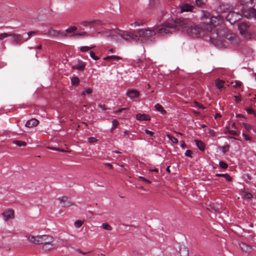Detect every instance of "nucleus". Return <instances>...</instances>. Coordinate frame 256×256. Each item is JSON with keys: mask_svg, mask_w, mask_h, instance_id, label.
<instances>
[{"mask_svg": "<svg viewBox=\"0 0 256 256\" xmlns=\"http://www.w3.org/2000/svg\"><path fill=\"white\" fill-rule=\"evenodd\" d=\"M186 24V21L184 20H172L169 22H164L162 26H156L154 28L139 29L137 30V33L142 42H145L148 40L152 42L154 39V36L156 31L162 34H172V30H175L176 28L180 29V26H184Z\"/></svg>", "mask_w": 256, "mask_h": 256, "instance_id": "f257e3e1", "label": "nucleus"}, {"mask_svg": "<svg viewBox=\"0 0 256 256\" xmlns=\"http://www.w3.org/2000/svg\"><path fill=\"white\" fill-rule=\"evenodd\" d=\"M10 36H12L14 42L16 44H20L22 40L21 35L18 34H12Z\"/></svg>", "mask_w": 256, "mask_h": 256, "instance_id": "412c9836", "label": "nucleus"}, {"mask_svg": "<svg viewBox=\"0 0 256 256\" xmlns=\"http://www.w3.org/2000/svg\"><path fill=\"white\" fill-rule=\"evenodd\" d=\"M208 133L212 136H217V133L213 130H209Z\"/></svg>", "mask_w": 256, "mask_h": 256, "instance_id": "3c124183", "label": "nucleus"}, {"mask_svg": "<svg viewBox=\"0 0 256 256\" xmlns=\"http://www.w3.org/2000/svg\"><path fill=\"white\" fill-rule=\"evenodd\" d=\"M112 130H114L117 127V126H118L119 123L117 120L114 119L112 121Z\"/></svg>", "mask_w": 256, "mask_h": 256, "instance_id": "c03bdc74", "label": "nucleus"}, {"mask_svg": "<svg viewBox=\"0 0 256 256\" xmlns=\"http://www.w3.org/2000/svg\"><path fill=\"white\" fill-rule=\"evenodd\" d=\"M194 142L200 150L202 151L204 150L205 145L202 141L196 140Z\"/></svg>", "mask_w": 256, "mask_h": 256, "instance_id": "b1692460", "label": "nucleus"}, {"mask_svg": "<svg viewBox=\"0 0 256 256\" xmlns=\"http://www.w3.org/2000/svg\"><path fill=\"white\" fill-rule=\"evenodd\" d=\"M211 16L209 12L204 10H201L200 18L202 20V22H209Z\"/></svg>", "mask_w": 256, "mask_h": 256, "instance_id": "ddd939ff", "label": "nucleus"}, {"mask_svg": "<svg viewBox=\"0 0 256 256\" xmlns=\"http://www.w3.org/2000/svg\"><path fill=\"white\" fill-rule=\"evenodd\" d=\"M149 4L151 8H156L160 4V0H150Z\"/></svg>", "mask_w": 256, "mask_h": 256, "instance_id": "bb28decb", "label": "nucleus"}, {"mask_svg": "<svg viewBox=\"0 0 256 256\" xmlns=\"http://www.w3.org/2000/svg\"><path fill=\"white\" fill-rule=\"evenodd\" d=\"M180 146L182 148H183V149L185 148L186 146L184 140H182L180 142Z\"/></svg>", "mask_w": 256, "mask_h": 256, "instance_id": "338daca9", "label": "nucleus"}, {"mask_svg": "<svg viewBox=\"0 0 256 256\" xmlns=\"http://www.w3.org/2000/svg\"><path fill=\"white\" fill-rule=\"evenodd\" d=\"M86 34H87L86 32H81L76 33V34H74V36H86ZM72 36H74V35H72Z\"/></svg>", "mask_w": 256, "mask_h": 256, "instance_id": "5fc2aeb1", "label": "nucleus"}, {"mask_svg": "<svg viewBox=\"0 0 256 256\" xmlns=\"http://www.w3.org/2000/svg\"><path fill=\"white\" fill-rule=\"evenodd\" d=\"M139 178L142 180L147 182V183H148V184H150L151 183V182L150 180H147L146 178H145L143 176H139Z\"/></svg>", "mask_w": 256, "mask_h": 256, "instance_id": "13d9d810", "label": "nucleus"}, {"mask_svg": "<svg viewBox=\"0 0 256 256\" xmlns=\"http://www.w3.org/2000/svg\"><path fill=\"white\" fill-rule=\"evenodd\" d=\"M242 18V15L239 12H230L226 15V20L232 24H234L237 21L240 20Z\"/></svg>", "mask_w": 256, "mask_h": 256, "instance_id": "423d86ee", "label": "nucleus"}, {"mask_svg": "<svg viewBox=\"0 0 256 256\" xmlns=\"http://www.w3.org/2000/svg\"><path fill=\"white\" fill-rule=\"evenodd\" d=\"M242 196L244 199L248 200L252 198V196L250 193L248 192H244L242 194Z\"/></svg>", "mask_w": 256, "mask_h": 256, "instance_id": "2f4dec72", "label": "nucleus"}, {"mask_svg": "<svg viewBox=\"0 0 256 256\" xmlns=\"http://www.w3.org/2000/svg\"><path fill=\"white\" fill-rule=\"evenodd\" d=\"M121 59V58H120V56H106L105 58H104V60H120Z\"/></svg>", "mask_w": 256, "mask_h": 256, "instance_id": "c85d7f7f", "label": "nucleus"}, {"mask_svg": "<svg viewBox=\"0 0 256 256\" xmlns=\"http://www.w3.org/2000/svg\"><path fill=\"white\" fill-rule=\"evenodd\" d=\"M77 30V28L76 26H71L68 28L66 30V32L67 33H72L74 32Z\"/></svg>", "mask_w": 256, "mask_h": 256, "instance_id": "e433bc0d", "label": "nucleus"}, {"mask_svg": "<svg viewBox=\"0 0 256 256\" xmlns=\"http://www.w3.org/2000/svg\"><path fill=\"white\" fill-rule=\"evenodd\" d=\"M214 34L216 36L225 37L234 46H237L240 43V40L236 35L226 28H224L221 31L214 30Z\"/></svg>", "mask_w": 256, "mask_h": 256, "instance_id": "7ed1b4c3", "label": "nucleus"}, {"mask_svg": "<svg viewBox=\"0 0 256 256\" xmlns=\"http://www.w3.org/2000/svg\"><path fill=\"white\" fill-rule=\"evenodd\" d=\"M179 253L180 256H188L189 252L188 248L186 246H181L180 248Z\"/></svg>", "mask_w": 256, "mask_h": 256, "instance_id": "aec40b11", "label": "nucleus"}, {"mask_svg": "<svg viewBox=\"0 0 256 256\" xmlns=\"http://www.w3.org/2000/svg\"><path fill=\"white\" fill-rule=\"evenodd\" d=\"M228 132L233 136H237L238 135L237 132L235 130H228Z\"/></svg>", "mask_w": 256, "mask_h": 256, "instance_id": "0e129e2a", "label": "nucleus"}, {"mask_svg": "<svg viewBox=\"0 0 256 256\" xmlns=\"http://www.w3.org/2000/svg\"><path fill=\"white\" fill-rule=\"evenodd\" d=\"M144 132L146 134H148L150 136H153L154 135V133L148 130H145Z\"/></svg>", "mask_w": 256, "mask_h": 256, "instance_id": "4d7b16f0", "label": "nucleus"}, {"mask_svg": "<svg viewBox=\"0 0 256 256\" xmlns=\"http://www.w3.org/2000/svg\"><path fill=\"white\" fill-rule=\"evenodd\" d=\"M86 64L79 60L78 64L72 66V68L73 70H77L80 71H83L85 69Z\"/></svg>", "mask_w": 256, "mask_h": 256, "instance_id": "2eb2a0df", "label": "nucleus"}, {"mask_svg": "<svg viewBox=\"0 0 256 256\" xmlns=\"http://www.w3.org/2000/svg\"><path fill=\"white\" fill-rule=\"evenodd\" d=\"M243 136L246 140H251L250 137L248 135L244 133Z\"/></svg>", "mask_w": 256, "mask_h": 256, "instance_id": "052dcab7", "label": "nucleus"}, {"mask_svg": "<svg viewBox=\"0 0 256 256\" xmlns=\"http://www.w3.org/2000/svg\"><path fill=\"white\" fill-rule=\"evenodd\" d=\"M166 136L172 142L176 144L178 143V139L174 136H172L170 134H167Z\"/></svg>", "mask_w": 256, "mask_h": 256, "instance_id": "7c9ffc66", "label": "nucleus"}, {"mask_svg": "<svg viewBox=\"0 0 256 256\" xmlns=\"http://www.w3.org/2000/svg\"><path fill=\"white\" fill-rule=\"evenodd\" d=\"M243 126L245 128L247 132H250V130L252 128V126L250 125L249 124H248L246 123H244L243 124Z\"/></svg>", "mask_w": 256, "mask_h": 256, "instance_id": "a18cd8bd", "label": "nucleus"}, {"mask_svg": "<svg viewBox=\"0 0 256 256\" xmlns=\"http://www.w3.org/2000/svg\"><path fill=\"white\" fill-rule=\"evenodd\" d=\"M118 34L122 38H124L126 40H128L130 39L136 42L138 40H140V39L139 36V35L138 36L136 34H134L132 33L124 34L122 32L119 33Z\"/></svg>", "mask_w": 256, "mask_h": 256, "instance_id": "0eeeda50", "label": "nucleus"}, {"mask_svg": "<svg viewBox=\"0 0 256 256\" xmlns=\"http://www.w3.org/2000/svg\"><path fill=\"white\" fill-rule=\"evenodd\" d=\"M92 92V90L90 88L86 89V90L83 91L82 93V95L84 96L86 94H90Z\"/></svg>", "mask_w": 256, "mask_h": 256, "instance_id": "49530a36", "label": "nucleus"}, {"mask_svg": "<svg viewBox=\"0 0 256 256\" xmlns=\"http://www.w3.org/2000/svg\"><path fill=\"white\" fill-rule=\"evenodd\" d=\"M48 33L50 35L58 36V35L61 34L62 36H66V34L65 33V32H63L62 33H61L60 31L54 30L52 28H50L48 30Z\"/></svg>", "mask_w": 256, "mask_h": 256, "instance_id": "5701e85b", "label": "nucleus"}, {"mask_svg": "<svg viewBox=\"0 0 256 256\" xmlns=\"http://www.w3.org/2000/svg\"><path fill=\"white\" fill-rule=\"evenodd\" d=\"M48 148L52 150L60 151V152H65L64 150H62V149L58 148H50H50Z\"/></svg>", "mask_w": 256, "mask_h": 256, "instance_id": "680f3d73", "label": "nucleus"}, {"mask_svg": "<svg viewBox=\"0 0 256 256\" xmlns=\"http://www.w3.org/2000/svg\"><path fill=\"white\" fill-rule=\"evenodd\" d=\"M126 96L130 100H134V98H139L140 93L136 90L129 89L126 93Z\"/></svg>", "mask_w": 256, "mask_h": 256, "instance_id": "f8f14e48", "label": "nucleus"}, {"mask_svg": "<svg viewBox=\"0 0 256 256\" xmlns=\"http://www.w3.org/2000/svg\"><path fill=\"white\" fill-rule=\"evenodd\" d=\"M5 221L10 219L14 218V212L12 209L8 208L4 210L2 214Z\"/></svg>", "mask_w": 256, "mask_h": 256, "instance_id": "9b49d317", "label": "nucleus"}, {"mask_svg": "<svg viewBox=\"0 0 256 256\" xmlns=\"http://www.w3.org/2000/svg\"><path fill=\"white\" fill-rule=\"evenodd\" d=\"M246 111L248 112V114H254V111L250 108H247Z\"/></svg>", "mask_w": 256, "mask_h": 256, "instance_id": "e2e57ef3", "label": "nucleus"}, {"mask_svg": "<svg viewBox=\"0 0 256 256\" xmlns=\"http://www.w3.org/2000/svg\"><path fill=\"white\" fill-rule=\"evenodd\" d=\"M55 248L56 244L53 242H50L42 246V249L44 251H50Z\"/></svg>", "mask_w": 256, "mask_h": 256, "instance_id": "a211bd4d", "label": "nucleus"}, {"mask_svg": "<svg viewBox=\"0 0 256 256\" xmlns=\"http://www.w3.org/2000/svg\"><path fill=\"white\" fill-rule=\"evenodd\" d=\"M193 8V6L189 4H186L182 6L180 8V12L182 13L184 12H192Z\"/></svg>", "mask_w": 256, "mask_h": 256, "instance_id": "f3484780", "label": "nucleus"}, {"mask_svg": "<svg viewBox=\"0 0 256 256\" xmlns=\"http://www.w3.org/2000/svg\"><path fill=\"white\" fill-rule=\"evenodd\" d=\"M250 27V25L248 23L242 22L238 25V30L240 34L244 38H248V30Z\"/></svg>", "mask_w": 256, "mask_h": 256, "instance_id": "6e6552de", "label": "nucleus"}, {"mask_svg": "<svg viewBox=\"0 0 256 256\" xmlns=\"http://www.w3.org/2000/svg\"><path fill=\"white\" fill-rule=\"evenodd\" d=\"M241 12L242 17L244 16L248 19L254 18L256 20V9L252 7L242 8L241 9Z\"/></svg>", "mask_w": 256, "mask_h": 256, "instance_id": "39448f33", "label": "nucleus"}, {"mask_svg": "<svg viewBox=\"0 0 256 256\" xmlns=\"http://www.w3.org/2000/svg\"><path fill=\"white\" fill-rule=\"evenodd\" d=\"M76 252H78V253L82 254L84 255H86V254L90 253V252H82L80 249L76 250Z\"/></svg>", "mask_w": 256, "mask_h": 256, "instance_id": "69168bd1", "label": "nucleus"}, {"mask_svg": "<svg viewBox=\"0 0 256 256\" xmlns=\"http://www.w3.org/2000/svg\"><path fill=\"white\" fill-rule=\"evenodd\" d=\"M219 164H220V167L224 169L227 168L228 166L227 164H226L225 162H222V161L220 162Z\"/></svg>", "mask_w": 256, "mask_h": 256, "instance_id": "37998d69", "label": "nucleus"}, {"mask_svg": "<svg viewBox=\"0 0 256 256\" xmlns=\"http://www.w3.org/2000/svg\"><path fill=\"white\" fill-rule=\"evenodd\" d=\"M181 20H184L186 21V24L184 26H180V29L176 28L175 30H172V32L176 30H181L184 28H188L187 32H188L192 36H198L200 35L201 30H204L203 28H202L200 26V24L198 26H190L188 24V20L182 18Z\"/></svg>", "mask_w": 256, "mask_h": 256, "instance_id": "20e7f679", "label": "nucleus"}, {"mask_svg": "<svg viewBox=\"0 0 256 256\" xmlns=\"http://www.w3.org/2000/svg\"><path fill=\"white\" fill-rule=\"evenodd\" d=\"M90 56L95 60H97L100 59L98 56H95V53L92 51L90 52Z\"/></svg>", "mask_w": 256, "mask_h": 256, "instance_id": "79ce46f5", "label": "nucleus"}, {"mask_svg": "<svg viewBox=\"0 0 256 256\" xmlns=\"http://www.w3.org/2000/svg\"><path fill=\"white\" fill-rule=\"evenodd\" d=\"M195 4L196 6L200 8H204L206 4L202 0H196Z\"/></svg>", "mask_w": 256, "mask_h": 256, "instance_id": "cd10ccee", "label": "nucleus"}, {"mask_svg": "<svg viewBox=\"0 0 256 256\" xmlns=\"http://www.w3.org/2000/svg\"><path fill=\"white\" fill-rule=\"evenodd\" d=\"M102 227L104 229L111 230H112V226L107 223H104L102 224Z\"/></svg>", "mask_w": 256, "mask_h": 256, "instance_id": "4c0bfd02", "label": "nucleus"}, {"mask_svg": "<svg viewBox=\"0 0 256 256\" xmlns=\"http://www.w3.org/2000/svg\"><path fill=\"white\" fill-rule=\"evenodd\" d=\"M114 30L113 28H112V29L105 28L104 30H102L100 32H98V34H100V32L108 33V32H111V30Z\"/></svg>", "mask_w": 256, "mask_h": 256, "instance_id": "864d4df0", "label": "nucleus"}, {"mask_svg": "<svg viewBox=\"0 0 256 256\" xmlns=\"http://www.w3.org/2000/svg\"><path fill=\"white\" fill-rule=\"evenodd\" d=\"M80 80L78 77L76 76L71 79V83L72 85H78L79 84Z\"/></svg>", "mask_w": 256, "mask_h": 256, "instance_id": "473e14b6", "label": "nucleus"}, {"mask_svg": "<svg viewBox=\"0 0 256 256\" xmlns=\"http://www.w3.org/2000/svg\"><path fill=\"white\" fill-rule=\"evenodd\" d=\"M127 109L126 108H121L118 109V110L116 112V113H120L122 112L124 110Z\"/></svg>", "mask_w": 256, "mask_h": 256, "instance_id": "774afa93", "label": "nucleus"}, {"mask_svg": "<svg viewBox=\"0 0 256 256\" xmlns=\"http://www.w3.org/2000/svg\"><path fill=\"white\" fill-rule=\"evenodd\" d=\"M13 144L18 146H25L26 145V143L25 142L18 140L13 141Z\"/></svg>", "mask_w": 256, "mask_h": 256, "instance_id": "c756f323", "label": "nucleus"}, {"mask_svg": "<svg viewBox=\"0 0 256 256\" xmlns=\"http://www.w3.org/2000/svg\"><path fill=\"white\" fill-rule=\"evenodd\" d=\"M221 149L222 150V152L225 154L226 152H228V149H229V146L228 145H226V146H222V148H221Z\"/></svg>", "mask_w": 256, "mask_h": 256, "instance_id": "8fccbe9b", "label": "nucleus"}, {"mask_svg": "<svg viewBox=\"0 0 256 256\" xmlns=\"http://www.w3.org/2000/svg\"><path fill=\"white\" fill-rule=\"evenodd\" d=\"M26 238L30 242L35 244H40V236H34L29 234L27 235Z\"/></svg>", "mask_w": 256, "mask_h": 256, "instance_id": "4468645a", "label": "nucleus"}, {"mask_svg": "<svg viewBox=\"0 0 256 256\" xmlns=\"http://www.w3.org/2000/svg\"><path fill=\"white\" fill-rule=\"evenodd\" d=\"M88 140L90 143L96 142L98 141V140L94 137L88 138Z\"/></svg>", "mask_w": 256, "mask_h": 256, "instance_id": "09e8293b", "label": "nucleus"}, {"mask_svg": "<svg viewBox=\"0 0 256 256\" xmlns=\"http://www.w3.org/2000/svg\"><path fill=\"white\" fill-rule=\"evenodd\" d=\"M58 200L62 207L68 208L72 205V203L70 198L66 196L60 197Z\"/></svg>", "mask_w": 256, "mask_h": 256, "instance_id": "9d476101", "label": "nucleus"}, {"mask_svg": "<svg viewBox=\"0 0 256 256\" xmlns=\"http://www.w3.org/2000/svg\"><path fill=\"white\" fill-rule=\"evenodd\" d=\"M94 47V46H84L80 48V50L82 52H86L92 49V48Z\"/></svg>", "mask_w": 256, "mask_h": 256, "instance_id": "c9c22d12", "label": "nucleus"}, {"mask_svg": "<svg viewBox=\"0 0 256 256\" xmlns=\"http://www.w3.org/2000/svg\"><path fill=\"white\" fill-rule=\"evenodd\" d=\"M225 82L222 80H216V86L220 90L224 88V84Z\"/></svg>", "mask_w": 256, "mask_h": 256, "instance_id": "a878e982", "label": "nucleus"}, {"mask_svg": "<svg viewBox=\"0 0 256 256\" xmlns=\"http://www.w3.org/2000/svg\"><path fill=\"white\" fill-rule=\"evenodd\" d=\"M83 223H84L83 221L78 220H76L74 222V225L76 228H79L82 225Z\"/></svg>", "mask_w": 256, "mask_h": 256, "instance_id": "58836bf2", "label": "nucleus"}, {"mask_svg": "<svg viewBox=\"0 0 256 256\" xmlns=\"http://www.w3.org/2000/svg\"><path fill=\"white\" fill-rule=\"evenodd\" d=\"M40 244H46L50 242H54V238L53 236L49 235H40Z\"/></svg>", "mask_w": 256, "mask_h": 256, "instance_id": "1a4fd4ad", "label": "nucleus"}, {"mask_svg": "<svg viewBox=\"0 0 256 256\" xmlns=\"http://www.w3.org/2000/svg\"><path fill=\"white\" fill-rule=\"evenodd\" d=\"M11 36V34H8L6 33H2V34H0V40H3L4 38L8 37V36Z\"/></svg>", "mask_w": 256, "mask_h": 256, "instance_id": "de8ad7c7", "label": "nucleus"}, {"mask_svg": "<svg viewBox=\"0 0 256 256\" xmlns=\"http://www.w3.org/2000/svg\"><path fill=\"white\" fill-rule=\"evenodd\" d=\"M155 108L162 114H166V112L164 109L163 107L159 104H157L154 106Z\"/></svg>", "mask_w": 256, "mask_h": 256, "instance_id": "393cba45", "label": "nucleus"}, {"mask_svg": "<svg viewBox=\"0 0 256 256\" xmlns=\"http://www.w3.org/2000/svg\"><path fill=\"white\" fill-rule=\"evenodd\" d=\"M216 176H224V177L228 180L230 181L232 180L231 176L227 174H216Z\"/></svg>", "mask_w": 256, "mask_h": 256, "instance_id": "f704fd0d", "label": "nucleus"}, {"mask_svg": "<svg viewBox=\"0 0 256 256\" xmlns=\"http://www.w3.org/2000/svg\"><path fill=\"white\" fill-rule=\"evenodd\" d=\"M80 24L84 26H88L89 25L92 24V21H83L80 22Z\"/></svg>", "mask_w": 256, "mask_h": 256, "instance_id": "ea45409f", "label": "nucleus"}, {"mask_svg": "<svg viewBox=\"0 0 256 256\" xmlns=\"http://www.w3.org/2000/svg\"><path fill=\"white\" fill-rule=\"evenodd\" d=\"M223 22L222 18L220 16H212L209 20V22H200V26L204 30L210 32V33L215 34L214 30L221 31L218 28V26H220Z\"/></svg>", "mask_w": 256, "mask_h": 256, "instance_id": "f03ea898", "label": "nucleus"}, {"mask_svg": "<svg viewBox=\"0 0 256 256\" xmlns=\"http://www.w3.org/2000/svg\"><path fill=\"white\" fill-rule=\"evenodd\" d=\"M97 24V25H102V22L100 20H92V24Z\"/></svg>", "mask_w": 256, "mask_h": 256, "instance_id": "603ef678", "label": "nucleus"}, {"mask_svg": "<svg viewBox=\"0 0 256 256\" xmlns=\"http://www.w3.org/2000/svg\"><path fill=\"white\" fill-rule=\"evenodd\" d=\"M36 33H37V32H36V31L29 32H28V39L31 36H33V35H34Z\"/></svg>", "mask_w": 256, "mask_h": 256, "instance_id": "6e6d98bb", "label": "nucleus"}, {"mask_svg": "<svg viewBox=\"0 0 256 256\" xmlns=\"http://www.w3.org/2000/svg\"><path fill=\"white\" fill-rule=\"evenodd\" d=\"M192 151L190 150H186L185 152V155L187 156L192 157Z\"/></svg>", "mask_w": 256, "mask_h": 256, "instance_id": "bf43d9fd", "label": "nucleus"}, {"mask_svg": "<svg viewBox=\"0 0 256 256\" xmlns=\"http://www.w3.org/2000/svg\"><path fill=\"white\" fill-rule=\"evenodd\" d=\"M193 104H194V106H194L198 108H200L202 110H204L205 108L204 106L202 104H200V103H198L196 102H194Z\"/></svg>", "mask_w": 256, "mask_h": 256, "instance_id": "a19ab883", "label": "nucleus"}, {"mask_svg": "<svg viewBox=\"0 0 256 256\" xmlns=\"http://www.w3.org/2000/svg\"><path fill=\"white\" fill-rule=\"evenodd\" d=\"M39 124V121L36 118H32L28 120L25 124V126L31 128L32 127L36 126Z\"/></svg>", "mask_w": 256, "mask_h": 256, "instance_id": "dca6fc26", "label": "nucleus"}, {"mask_svg": "<svg viewBox=\"0 0 256 256\" xmlns=\"http://www.w3.org/2000/svg\"><path fill=\"white\" fill-rule=\"evenodd\" d=\"M144 23V20H136L134 23L132 24L131 26H142Z\"/></svg>", "mask_w": 256, "mask_h": 256, "instance_id": "72a5a7b5", "label": "nucleus"}, {"mask_svg": "<svg viewBox=\"0 0 256 256\" xmlns=\"http://www.w3.org/2000/svg\"><path fill=\"white\" fill-rule=\"evenodd\" d=\"M136 118L140 121L150 120V118L148 115L142 114H138L136 115Z\"/></svg>", "mask_w": 256, "mask_h": 256, "instance_id": "6ab92c4d", "label": "nucleus"}, {"mask_svg": "<svg viewBox=\"0 0 256 256\" xmlns=\"http://www.w3.org/2000/svg\"><path fill=\"white\" fill-rule=\"evenodd\" d=\"M238 2L240 4L243 6L242 8H246L249 5L252 6L254 4L253 0H238Z\"/></svg>", "mask_w": 256, "mask_h": 256, "instance_id": "4be33fe9", "label": "nucleus"}]
</instances>
